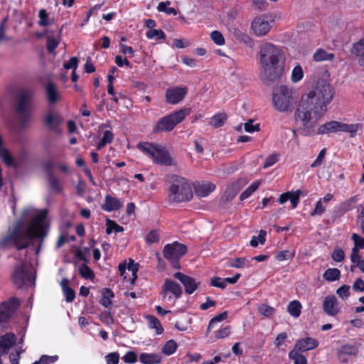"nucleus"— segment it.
<instances>
[{
    "instance_id": "nucleus-60",
    "label": "nucleus",
    "mask_w": 364,
    "mask_h": 364,
    "mask_svg": "<svg viewBox=\"0 0 364 364\" xmlns=\"http://www.w3.org/2000/svg\"><path fill=\"white\" fill-rule=\"evenodd\" d=\"M107 364H118L119 354L117 352H112L105 356Z\"/></svg>"
},
{
    "instance_id": "nucleus-19",
    "label": "nucleus",
    "mask_w": 364,
    "mask_h": 364,
    "mask_svg": "<svg viewBox=\"0 0 364 364\" xmlns=\"http://www.w3.org/2000/svg\"><path fill=\"white\" fill-rule=\"evenodd\" d=\"M323 310L330 316H336L341 311L338 301L335 296L328 295L326 296L323 301Z\"/></svg>"
},
{
    "instance_id": "nucleus-7",
    "label": "nucleus",
    "mask_w": 364,
    "mask_h": 364,
    "mask_svg": "<svg viewBox=\"0 0 364 364\" xmlns=\"http://www.w3.org/2000/svg\"><path fill=\"white\" fill-rule=\"evenodd\" d=\"M191 112L190 108H183L161 117L156 123L154 132L158 134L171 132L177 124L183 122L191 114Z\"/></svg>"
},
{
    "instance_id": "nucleus-58",
    "label": "nucleus",
    "mask_w": 364,
    "mask_h": 364,
    "mask_svg": "<svg viewBox=\"0 0 364 364\" xmlns=\"http://www.w3.org/2000/svg\"><path fill=\"white\" fill-rule=\"evenodd\" d=\"M210 284L214 287H218L220 289H224L226 287V283L225 279H223L218 277H213L210 279Z\"/></svg>"
},
{
    "instance_id": "nucleus-3",
    "label": "nucleus",
    "mask_w": 364,
    "mask_h": 364,
    "mask_svg": "<svg viewBox=\"0 0 364 364\" xmlns=\"http://www.w3.org/2000/svg\"><path fill=\"white\" fill-rule=\"evenodd\" d=\"M296 92L289 87L280 85L272 91V102L274 109L280 113H290L296 103Z\"/></svg>"
},
{
    "instance_id": "nucleus-18",
    "label": "nucleus",
    "mask_w": 364,
    "mask_h": 364,
    "mask_svg": "<svg viewBox=\"0 0 364 364\" xmlns=\"http://www.w3.org/2000/svg\"><path fill=\"white\" fill-rule=\"evenodd\" d=\"M173 277L182 283L184 287L185 291L188 294H193L198 288L200 284V282H197L194 278L181 272L175 273Z\"/></svg>"
},
{
    "instance_id": "nucleus-21",
    "label": "nucleus",
    "mask_w": 364,
    "mask_h": 364,
    "mask_svg": "<svg viewBox=\"0 0 364 364\" xmlns=\"http://www.w3.org/2000/svg\"><path fill=\"white\" fill-rule=\"evenodd\" d=\"M318 345V342L316 339L308 337L297 341L294 346V349L300 352L306 351L316 348Z\"/></svg>"
},
{
    "instance_id": "nucleus-24",
    "label": "nucleus",
    "mask_w": 364,
    "mask_h": 364,
    "mask_svg": "<svg viewBox=\"0 0 364 364\" xmlns=\"http://www.w3.org/2000/svg\"><path fill=\"white\" fill-rule=\"evenodd\" d=\"M215 185L211 182L198 183L195 186V192L199 197H207L215 190Z\"/></svg>"
},
{
    "instance_id": "nucleus-33",
    "label": "nucleus",
    "mask_w": 364,
    "mask_h": 364,
    "mask_svg": "<svg viewBox=\"0 0 364 364\" xmlns=\"http://www.w3.org/2000/svg\"><path fill=\"white\" fill-rule=\"evenodd\" d=\"M257 310L259 314L263 317L266 318H270L274 316L276 313V309L267 304H261L258 306Z\"/></svg>"
},
{
    "instance_id": "nucleus-16",
    "label": "nucleus",
    "mask_w": 364,
    "mask_h": 364,
    "mask_svg": "<svg viewBox=\"0 0 364 364\" xmlns=\"http://www.w3.org/2000/svg\"><path fill=\"white\" fill-rule=\"evenodd\" d=\"M359 352V345L346 344L337 350L338 358L341 363H347L351 357L357 356Z\"/></svg>"
},
{
    "instance_id": "nucleus-62",
    "label": "nucleus",
    "mask_w": 364,
    "mask_h": 364,
    "mask_svg": "<svg viewBox=\"0 0 364 364\" xmlns=\"http://www.w3.org/2000/svg\"><path fill=\"white\" fill-rule=\"evenodd\" d=\"M38 17L40 18L38 24L41 26H46L48 24V15L45 9H41L38 12Z\"/></svg>"
},
{
    "instance_id": "nucleus-55",
    "label": "nucleus",
    "mask_w": 364,
    "mask_h": 364,
    "mask_svg": "<svg viewBox=\"0 0 364 364\" xmlns=\"http://www.w3.org/2000/svg\"><path fill=\"white\" fill-rule=\"evenodd\" d=\"M331 257L335 262H341L345 258V252L341 248H335L332 252Z\"/></svg>"
},
{
    "instance_id": "nucleus-35",
    "label": "nucleus",
    "mask_w": 364,
    "mask_h": 364,
    "mask_svg": "<svg viewBox=\"0 0 364 364\" xmlns=\"http://www.w3.org/2000/svg\"><path fill=\"white\" fill-rule=\"evenodd\" d=\"M114 297V293L110 289H104L102 291V298L100 304L105 308H109L112 306V299Z\"/></svg>"
},
{
    "instance_id": "nucleus-45",
    "label": "nucleus",
    "mask_w": 364,
    "mask_h": 364,
    "mask_svg": "<svg viewBox=\"0 0 364 364\" xmlns=\"http://www.w3.org/2000/svg\"><path fill=\"white\" fill-rule=\"evenodd\" d=\"M177 348V343L173 340L168 341L162 347V353L166 355H172Z\"/></svg>"
},
{
    "instance_id": "nucleus-25",
    "label": "nucleus",
    "mask_w": 364,
    "mask_h": 364,
    "mask_svg": "<svg viewBox=\"0 0 364 364\" xmlns=\"http://www.w3.org/2000/svg\"><path fill=\"white\" fill-rule=\"evenodd\" d=\"M126 269H127L129 271H130L132 274V281H131V283H134L135 279H136V273L138 272V265L137 264H136L134 262V261L132 259H129V264H127V267H126V264L124 263V264H120L119 265V270L120 272V274L121 276L124 277V279H126V276L124 275L125 274V272H126Z\"/></svg>"
},
{
    "instance_id": "nucleus-11",
    "label": "nucleus",
    "mask_w": 364,
    "mask_h": 364,
    "mask_svg": "<svg viewBox=\"0 0 364 364\" xmlns=\"http://www.w3.org/2000/svg\"><path fill=\"white\" fill-rule=\"evenodd\" d=\"M187 247L186 245L174 242L166 245L164 248V257L171 262L177 261L181 256L186 254Z\"/></svg>"
},
{
    "instance_id": "nucleus-32",
    "label": "nucleus",
    "mask_w": 364,
    "mask_h": 364,
    "mask_svg": "<svg viewBox=\"0 0 364 364\" xmlns=\"http://www.w3.org/2000/svg\"><path fill=\"white\" fill-rule=\"evenodd\" d=\"M227 119L228 117L225 113L220 112L216 114L210 118L209 125L215 129L219 128L225 124Z\"/></svg>"
},
{
    "instance_id": "nucleus-36",
    "label": "nucleus",
    "mask_w": 364,
    "mask_h": 364,
    "mask_svg": "<svg viewBox=\"0 0 364 364\" xmlns=\"http://www.w3.org/2000/svg\"><path fill=\"white\" fill-rule=\"evenodd\" d=\"M334 58V54L333 53H328L325 50L320 48L318 49L314 54V59L315 61H324V60H333Z\"/></svg>"
},
{
    "instance_id": "nucleus-52",
    "label": "nucleus",
    "mask_w": 364,
    "mask_h": 364,
    "mask_svg": "<svg viewBox=\"0 0 364 364\" xmlns=\"http://www.w3.org/2000/svg\"><path fill=\"white\" fill-rule=\"evenodd\" d=\"M228 318V312L223 311L221 314H219L214 316L209 322L207 331L209 332L210 331V328L213 326V325L217 322H220L226 320Z\"/></svg>"
},
{
    "instance_id": "nucleus-5",
    "label": "nucleus",
    "mask_w": 364,
    "mask_h": 364,
    "mask_svg": "<svg viewBox=\"0 0 364 364\" xmlns=\"http://www.w3.org/2000/svg\"><path fill=\"white\" fill-rule=\"evenodd\" d=\"M257 56L259 65L286 64V55L284 50L272 43L266 42L262 44Z\"/></svg>"
},
{
    "instance_id": "nucleus-39",
    "label": "nucleus",
    "mask_w": 364,
    "mask_h": 364,
    "mask_svg": "<svg viewBox=\"0 0 364 364\" xmlns=\"http://www.w3.org/2000/svg\"><path fill=\"white\" fill-rule=\"evenodd\" d=\"M299 352L300 351L293 348L289 353V358L294 360V364H307L306 357L300 354Z\"/></svg>"
},
{
    "instance_id": "nucleus-12",
    "label": "nucleus",
    "mask_w": 364,
    "mask_h": 364,
    "mask_svg": "<svg viewBox=\"0 0 364 364\" xmlns=\"http://www.w3.org/2000/svg\"><path fill=\"white\" fill-rule=\"evenodd\" d=\"M272 23L266 16H258L252 21L251 28L256 36H264L271 31Z\"/></svg>"
},
{
    "instance_id": "nucleus-56",
    "label": "nucleus",
    "mask_w": 364,
    "mask_h": 364,
    "mask_svg": "<svg viewBox=\"0 0 364 364\" xmlns=\"http://www.w3.org/2000/svg\"><path fill=\"white\" fill-rule=\"evenodd\" d=\"M326 211V205L321 200L319 199L315 206L313 212L311 213V215H321Z\"/></svg>"
},
{
    "instance_id": "nucleus-46",
    "label": "nucleus",
    "mask_w": 364,
    "mask_h": 364,
    "mask_svg": "<svg viewBox=\"0 0 364 364\" xmlns=\"http://www.w3.org/2000/svg\"><path fill=\"white\" fill-rule=\"evenodd\" d=\"M171 4V2L167 1L165 2H160L158 4L157 10L161 12H164L166 14H173L176 15L177 12L174 8L168 7Z\"/></svg>"
},
{
    "instance_id": "nucleus-20",
    "label": "nucleus",
    "mask_w": 364,
    "mask_h": 364,
    "mask_svg": "<svg viewBox=\"0 0 364 364\" xmlns=\"http://www.w3.org/2000/svg\"><path fill=\"white\" fill-rule=\"evenodd\" d=\"M168 293H171L178 299L182 294V289L178 284L167 279L164 281L163 284L162 295L165 297Z\"/></svg>"
},
{
    "instance_id": "nucleus-9",
    "label": "nucleus",
    "mask_w": 364,
    "mask_h": 364,
    "mask_svg": "<svg viewBox=\"0 0 364 364\" xmlns=\"http://www.w3.org/2000/svg\"><path fill=\"white\" fill-rule=\"evenodd\" d=\"M259 77L265 85H272L282 81L285 70V64L261 65Z\"/></svg>"
},
{
    "instance_id": "nucleus-2",
    "label": "nucleus",
    "mask_w": 364,
    "mask_h": 364,
    "mask_svg": "<svg viewBox=\"0 0 364 364\" xmlns=\"http://www.w3.org/2000/svg\"><path fill=\"white\" fill-rule=\"evenodd\" d=\"M26 214L31 216L26 228H23L22 221H18L1 240L0 245L2 247H15L21 250L29 247L32 239L43 240L46 237L48 229L46 223L48 210L28 208L23 211V215Z\"/></svg>"
},
{
    "instance_id": "nucleus-10",
    "label": "nucleus",
    "mask_w": 364,
    "mask_h": 364,
    "mask_svg": "<svg viewBox=\"0 0 364 364\" xmlns=\"http://www.w3.org/2000/svg\"><path fill=\"white\" fill-rule=\"evenodd\" d=\"M247 183L248 179L246 177L239 178L236 181L230 183L224 191V193L221 197L220 202L223 204H226L227 203L232 200L239 191Z\"/></svg>"
},
{
    "instance_id": "nucleus-30",
    "label": "nucleus",
    "mask_w": 364,
    "mask_h": 364,
    "mask_svg": "<svg viewBox=\"0 0 364 364\" xmlns=\"http://www.w3.org/2000/svg\"><path fill=\"white\" fill-rule=\"evenodd\" d=\"M358 200V196H354L348 199L344 200L343 202L341 203L340 205L338 206V212L340 214H343L350 210H352L354 207V205Z\"/></svg>"
},
{
    "instance_id": "nucleus-44",
    "label": "nucleus",
    "mask_w": 364,
    "mask_h": 364,
    "mask_svg": "<svg viewBox=\"0 0 364 364\" xmlns=\"http://www.w3.org/2000/svg\"><path fill=\"white\" fill-rule=\"evenodd\" d=\"M114 139L113 134L109 131L106 130L103 133V136L100 140V141L97 144V149L100 150L103 146H105L107 144H110Z\"/></svg>"
},
{
    "instance_id": "nucleus-17",
    "label": "nucleus",
    "mask_w": 364,
    "mask_h": 364,
    "mask_svg": "<svg viewBox=\"0 0 364 364\" xmlns=\"http://www.w3.org/2000/svg\"><path fill=\"white\" fill-rule=\"evenodd\" d=\"M306 191H303L299 189L295 191H287L279 196L278 198V202L279 204H284L287 200H289L291 205V208L295 209L299 205L300 196H306Z\"/></svg>"
},
{
    "instance_id": "nucleus-61",
    "label": "nucleus",
    "mask_w": 364,
    "mask_h": 364,
    "mask_svg": "<svg viewBox=\"0 0 364 364\" xmlns=\"http://www.w3.org/2000/svg\"><path fill=\"white\" fill-rule=\"evenodd\" d=\"M80 274L85 279H92L94 277L92 271L87 265H82L80 267Z\"/></svg>"
},
{
    "instance_id": "nucleus-22",
    "label": "nucleus",
    "mask_w": 364,
    "mask_h": 364,
    "mask_svg": "<svg viewBox=\"0 0 364 364\" xmlns=\"http://www.w3.org/2000/svg\"><path fill=\"white\" fill-rule=\"evenodd\" d=\"M46 98L49 104H55L60 100L61 96L56 85L52 82H48L46 86Z\"/></svg>"
},
{
    "instance_id": "nucleus-51",
    "label": "nucleus",
    "mask_w": 364,
    "mask_h": 364,
    "mask_svg": "<svg viewBox=\"0 0 364 364\" xmlns=\"http://www.w3.org/2000/svg\"><path fill=\"white\" fill-rule=\"evenodd\" d=\"M107 228L106 230V232L108 235L111 234L113 230H115L116 232H121L124 231V228L119 225L113 220H107Z\"/></svg>"
},
{
    "instance_id": "nucleus-38",
    "label": "nucleus",
    "mask_w": 364,
    "mask_h": 364,
    "mask_svg": "<svg viewBox=\"0 0 364 364\" xmlns=\"http://www.w3.org/2000/svg\"><path fill=\"white\" fill-rule=\"evenodd\" d=\"M262 183V180H258L252 183L246 190H245L240 196V199L244 200L249 198Z\"/></svg>"
},
{
    "instance_id": "nucleus-4",
    "label": "nucleus",
    "mask_w": 364,
    "mask_h": 364,
    "mask_svg": "<svg viewBox=\"0 0 364 364\" xmlns=\"http://www.w3.org/2000/svg\"><path fill=\"white\" fill-rule=\"evenodd\" d=\"M192 198V188L188 181L181 176H173L168 189V202L171 204H178L188 202Z\"/></svg>"
},
{
    "instance_id": "nucleus-48",
    "label": "nucleus",
    "mask_w": 364,
    "mask_h": 364,
    "mask_svg": "<svg viewBox=\"0 0 364 364\" xmlns=\"http://www.w3.org/2000/svg\"><path fill=\"white\" fill-rule=\"evenodd\" d=\"M48 183L50 186V188L60 193L62 191V187L60 183L59 180L52 173L49 174L48 176Z\"/></svg>"
},
{
    "instance_id": "nucleus-40",
    "label": "nucleus",
    "mask_w": 364,
    "mask_h": 364,
    "mask_svg": "<svg viewBox=\"0 0 364 364\" xmlns=\"http://www.w3.org/2000/svg\"><path fill=\"white\" fill-rule=\"evenodd\" d=\"M267 232L265 230H261L258 236H253L250 242V246L257 247L259 244L264 245L266 242Z\"/></svg>"
},
{
    "instance_id": "nucleus-42",
    "label": "nucleus",
    "mask_w": 364,
    "mask_h": 364,
    "mask_svg": "<svg viewBox=\"0 0 364 364\" xmlns=\"http://www.w3.org/2000/svg\"><path fill=\"white\" fill-rule=\"evenodd\" d=\"M60 41V35L55 36H47V48L50 53H54Z\"/></svg>"
},
{
    "instance_id": "nucleus-59",
    "label": "nucleus",
    "mask_w": 364,
    "mask_h": 364,
    "mask_svg": "<svg viewBox=\"0 0 364 364\" xmlns=\"http://www.w3.org/2000/svg\"><path fill=\"white\" fill-rule=\"evenodd\" d=\"M353 242L354 247L356 249H364V237L359 236L356 233H353L351 237Z\"/></svg>"
},
{
    "instance_id": "nucleus-64",
    "label": "nucleus",
    "mask_w": 364,
    "mask_h": 364,
    "mask_svg": "<svg viewBox=\"0 0 364 364\" xmlns=\"http://www.w3.org/2000/svg\"><path fill=\"white\" fill-rule=\"evenodd\" d=\"M100 319L101 321L107 325H111L113 323L114 319L109 311H104L100 314Z\"/></svg>"
},
{
    "instance_id": "nucleus-14",
    "label": "nucleus",
    "mask_w": 364,
    "mask_h": 364,
    "mask_svg": "<svg viewBox=\"0 0 364 364\" xmlns=\"http://www.w3.org/2000/svg\"><path fill=\"white\" fill-rule=\"evenodd\" d=\"M18 306L16 299L2 302L0 305V323L7 322Z\"/></svg>"
},
{
    "instance_id": "nucleus-15",
    "label": "nucleus",
    "mask_w": 364,
    "mask_h": 364,
    "mask_svg": "<svg viewBox=\"0 0 364 364\" xmlns=\"http://www.w3.org/2000/svg\"><path fill=\"white\" fill-rule=\"evenodd\" d=\"M187 88L185 87H173L166 91V102L168 104L176 105L183 100L187 94Z\"/></svg>"
},
{
    "instance_id": "nucleus-41",
    "label": "nucleus",
    "mask_w": 364,
    "mask_h": 364,
    "mask_svg": "<svg viewBox=\"0 0 364 364\" xmlns=\"http://www.w3.org/2000/svg\"><path fill=\"white\" fill-rule=\"evenodd\" d=\"M146 318L149 321V327L151 328H154L156 330V334L159 335L163 333L164 328L159 319H157L154 316H148Z\"/></svg>"
},
{
    "instance_id": "nucleus-6",
    "label": "nucleus",
    "mask_w": 364,
    "mask_h": 364,
    "mask_svg": "<svg viewBox=\"0 0 364 364\" xmlns=\"http://www.w3.org/2000/svg\"><path fill=\"white\" fill-rule=\"evenodd\" d=\"M137 147L141 151L150 156L156 164L164 166L176 164L173 158L171 157L166 149L161 144L143 142L138 144Z\"/></svg>"
},
{
    "instance_id": "nucleus-29",
    "label": "nucleus",
    "mask_w": 364,
    "mask_h": 364,
    "mask_svg": "<svg viewBox=\"0 0 364 364\" xmlns=\"http://www.w3.org/2000/svg\"><path fill=\"white\" fill-rule=\"evenodd\" d=\"M139 360L142 364H159L161 358L156 353H143L139 356Z\"/></svg>"
},
{
    "instance_id": "nucleus-50",
    "label": "nucleus",
    "mask_w": 364,
    "mask_h": 364,
    "mask_svg": "<svg viewBox=\"0 0 364 364\" xmlns=\"http://www.w3.org/2000/svg\"><path fill=\"white\" fill-rule=\"evenodd\" d=\"M247 262L248 259L247 257H237L232 260L230 267L237 269H242L247 266Z\"/></svg>"
},
{
    "instance_id": "nucleus-31",
    "label": "nucleus",
    "mask_w": 364,
    "mask_h": 364,
    "mask_svg": "<svg viewBox=\"0 0 364 364\" xmlns=\"http://www.w3.org/2000/svg\"><path fill=\"white\" fill-rule=\"evenodd\" d=\"M302 305L298 300L290 301L287 306L288 313L294 318H298L301 314Z\"/></svg>"
},
{
    "instance_id": "nucleus-49",
    "label": "nucleus",
    "mask_w": 364,
    "mask_h": 364,
    "mask_svg": "<svg viewBox=\"0 0 364 364\" xmlns=\"http://www.w3.org/2000/svg\"><path fill=\"white\" fill-rule=\"evenodd\" d=\"M279 154L273 153L269 155L264 163L263 168H267L273 165H274L279 159Z\"/></svg>"
},
{
    "instance_id": "nucleus-54",
    "label": "nucleus",
    "mask_w": 364,
    "mask_h": 364,
    "mask_svg": "<svg viewBox=\"0 0 364 364\" xmlns=\"http://www.w3.org/2000/svg\"><path fill=\"white\" fill-rule=\"evenodd\" d=\"M294 255L295 252L294 251L282 250L279 252L275 257L278 261H284L293 259Z\"/></svg>"
},
{
    "instance_id": "nucleus-28",
    "label": "nucleus",
    "mask_w": 364,
    "mask_h": 364,
    "mask_svg": "<svg viewBox=\"0 0 364 364\" xmlns=\"http://www.w3.org/2000/svg\"><path fill=\"white\" fill-rule=\"evenodd\" d=\"M352 53L358 57V63L364 67V38L353 44Z\"/></svg>"
},
{
    "instance_id": "nucleus-43",
    "label": "nucleus",
    "mask_w": 364,
    "mask_h": 364,
    "mask_svg": "<svg viewBox=\"0 0 364 364\" xmlns=\"http://www.w3.org/2000/svg\"><path fill=\"white\" fill-rule=\"evenodd\" d=\"M304 77L303 69L299 65H296L294 67L291 74V80L294 83H296L301 80Z\"/></svg>"
},
{
    "instance_id": "nucleus-23",
    "label": "nucleus",
    "mask_w": 364,
    "mask_h": 364,
    "mask_svg": "<svg viewBox=\"0 0 364 364\" xmlns=\"http://www.w3.org/2000/svg\"><path fill=\"white\" fill-rule=\"evenodd\" d=\"M16 336L12 333H6L0 337V353H7L8 350L16 343Z\"/></svg>"
},
{
    "instance_id": "nucleus-63",
    "label": "nucleus",
    "mask_w": 364,
    "mask_h": 364,
    "mask_svg": "<svg viewBox=\"0 0 364 364\" xmlns=\"http://www.w3.org/2000/svg\"><path fill=\"white\" fill-rule=\"evenodd\" d=\"M336 294L341 299H346L350 295V287L348 285H343L336 290Z\"/></svg>"
},
{
    "instance_id": "nucleus-13",
    "label": "nucleus",
    "mask_w": 364,
    "mask_h": 364,
    "mask_svg": "<svg viewBox=\"0 0 364 364\" xmlns=\"http://www.w3.org/2000/svg\"><path fill=\"white\" fill-rule=\"evenodd\" d=\"M31 278V273L29 268L24 264L18 266L14 272L13 279L14 282L18 287H21L23 285L30 282Z\"/></svg>"
},
{
    "instance_id": "nucleus-34",
    "label": "nucleus",
    "mask_w": 364,
    "mask_h": 364,
    "mask_svg": "<svg viewBox=\"0 0 364 364\" xmlns=\"http://www.w3.org/2000/svg\"><path fill=\"white\" fill-rule=\"evenodd\" d=\"M63 122L61 117L57 114H48L46 117V124L51 129H55Z\"/></svg>"
},
{
    "instance_id": "nucleus-57",
    "label": "nucleus",
    "mask_w": 364,
    "mask_h": 364,
    "mask_svg": "<svg viewBox=\"0 0 364 364\" xmlns=\"http://www.w3.org/2000/svg\"><path fill=\"white\" fill-rule=\"evenodd\" d=\"M125 363L133 364L137 361V355L133 351L127 352L122 358Z\"/></svg>"
},
{
    "instance_id": "nucleus-53",
    "label": "nucleus",
    "mask_w": 364,
    "mask_h": 364,
    "mask_svg": "<svg viewBox=\"0 0 364 364\" xmlns=\"http://www.w3.org/2000/svg\"><path fill=\"white\" fill-rule=\"evenodd\" d=\"M211 40L218 46H223L225 41L223 34L218 31H213L210 33Z\"/></svg>"
},
{
    "instance_id": "nucleus-27",
    "label": "nucleus",
    "mask_w": 364,
    "mask_h": 364,
    "mask_svg": "<svg viewBox=\"0 0 364 364\" xmlns=\"http://www.w3.org/2000/svg\"><path fill=\"white\" fill-rule=\"evenodd\" d=\"M33 97V92L31 91L25 90L21 92L19 95V104L18 110L20 112H24L26 110L28 105L30 104Z\"/></svg>"
},
{
    "instance_id": "nucleus-26",
    "label": "nucleus",
    "mask_w": 364,
    "mask_h": 364,
    "mask_svg": "<svg viewBox=\"0 0 364 364\" xmlns=\"http://www.w3.org/2000/svg\"><path fill=\"white\" fill-rule=\"evenodd\" d=\"M122 206L120 201L110 195H107L105 198V203L102 205V208L107 212L119 210Z\"/></svg>"
},
{
    "instance_id": "nucleus-8",
    "label": "nucleus",
    "mask_w": 364,
    "mask_h": 364,
    "mask_svg": "<svg viewBox=\"0 0 364 364\" xmlns=\"http://www.w3.org/2000/svg\"><path fill=\"white\" fill-rule=\"evenodd\" d=\"M316 128V127H315ZM362 129L360 124H345L338 121L327 122L315 129V134L326 135L336 132H347L350 137H354L356 132Z\"/></svg>"
},
{
    "instance_id": "nucleus-37",
    "label": "nucleus",
    "mask_w": 364,
    "mask_h": 364,
    "mask_svg": "<svg viewBox=\"0 0 364 364\" xmlns=\"http://www.w3.org/2000/svg\"><path fill=\"white\" fill-rule=\"evenodd\" d=\"M340 277L341 272L337 268H329L326 269L323 274V278L328 282L338 280Z\"/></svg>"
},
{
    "instance_id": "nucleus-47",
    "label": "nucleus",
    "mask_w": 364,
    "mask_h": 364,
    "mask_svg": "<svg viewBox=\"0 0 364 364\" xmlns=\"http://www.w3.org/2000/svg\"><path fill=\"white\" fill-rule=\"evenodd\" d=\"M146 37L149 39L157 38L159 40H164L166 35L161 29H150L146 32Z\"/></svg>"
},
{
    "instance_id": "nucleus-1",
    "label": "nucleus",
    "mask_w": 364,
    "mask_h": 364,
    "mask_svg": "<svg viewBox=\"0 0 364 364\" xmlns=\"http://www.w3.org/2000/svg\"><path fill=\"white\" fill-rule=\"evenodd\" d=\"M334 96L333 87L326 81H318L316 85L299 99L294 117L299 131L304 136H313L315 127L327 111Z\"/></svg>"
}]
</instances>
